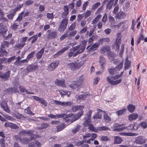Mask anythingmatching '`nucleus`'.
Instances as JSON below:
<instances>
[{"label": "nucleus", "mask_w": 147, "mask_h": 147, "mask_svg": "<svg viewBox=\"0 0 147 147\" xmlns=\"http://www.w3.org/2000/svg\"><path fill=\"white\" fill-rule=\"evenodd\" d=\"M102 116V114L100 113H98L96 115H95L93 117V119H101Z\"/></svg>", "instance_id": "54"}, {"label": "nucleus", "mask_w": 147, "mask_h": 147, "mask_svg": "<svg viewBox=\"0 0 147 147\" xmlns=\"http://www.w3.org/2000/svg\"><path fill=\"white\" fill-rule=\"evenodd\" d=\"M19 24H20L19 23L15 22V23L10 26V28L12 30H15L18 28V27L19 26Z\"/></svg>", "instance_id": "51"}, {"label": "nucleus", "mask_w": 147, "mask_h": 147, "mask_svg": "<svg viewBox=\"0 0 147 147\" xmlns=\"http://www.w3.org/2000/svg\"><path fill=\"white\" fill-rule=\"evenodd\" d=\"M45 49V48L43 47L36 54V57L37 59H40L41 58L44 53Z\"/></svg>", "instance_id": "27"}, {"label": "nucleus", "mask_w": 147, "mask_h": 147, "mask_svg": "<svg viewBox=\"0 0 147 147\" xmlns=\"http://www.w3.org/2000/svg\"><path fill=\"white\" fill-rule=\"evenodd\" d=\"M54 102L56 105H59L62 106H69L72 105V103L71 102H63L55 100Z\"/></svg>", "instance_id": "19"}, {"label": "nucleus", "mask_w": 147, "mask_h": 147, "mask_svg": "<svg viewBox=\"0 0 147 147\" xmlns=\"http://www.w3.org/2000/svg\"><path fill=\"white\" fill-rule=\"evenodd\" d=\"M3 16V14L1 15L0 19L3 22L7 24L8 20L6 18H5Z\"/></svg>", "instance_id": "58"}, {"label": "nucleus", "mask_w": 147, "mask_h": 147, "mask_svg": "<svg viewBox=\"0 0 147 147\" xmlns=\"http://www.w3.org/2000/svg\"><path fill=\"white\" fill-rule=\"evenodd\" d=\"M0 57H2L4 55H7V52L5 49V47L1 45L0 49Z\"/></svg>", "instance_id": "26"}, {"label": "nucleus", "mask_w": 147, "mask_h": 147, "mask_svg": "<svg viewBox=\"0 0 147 147\" xmlns=\"http://www.w3.org/2000/svg\"><path fill=\"white\" fill-rule=\"evenodd\" d=\"M65 124L64 123H62L57 125L56 127L57 129V131H59L62 130L65 127Z\"/></svg>", "instance_id": "35"}, {"label": "nucleus", "mask_w": 147, "mask_h": 147, "mask_svg": "<svg viewBox=\"0 0 147 147\" xmlns=\"http://www.w3.org/2000/svg\"><path fill=\"white\" fill-rule=\"evenodd\" d=\"M100 139L102 141H106L109 140V139L106 136H103L100 137Z\"/></svg>", "instance_id": "62"}, {"label": "nucleus", "mask_w": 147, "mask_h": 147, "mask_svg": "<svg viewBox=\"0 0 147 147\" xmlns=\"http://www.w3.org/2000/svg\"><path fill=\"white\" fill-rule=\"evenodd\" d=\"M118 0H109L107 1L106 9H111L112 7L113 4L114 6H115L117 4Z\"/></svg>", "instance_id": "10"}, {"label": "nucleus", "mask_w": 147, "mask_h": 147, "mask_svg": "<svg viewBox=\"0 0 147 147\" xmlns=\"http://www.w3.org/2000/svg\"><path fill=\"white\" fill-rule=\"evenodd\" d=\"M138 116V115L137 114L133 113L129 116L128 119L129 121H132L133 120L136 119Z\"/></svg>", "instance_id": "31"}, {"label": "nucleus", "mask_w": 147, "mask_h": 147, "mask_svg": "<svg viewBox=\"0 0 147 147\" xmlns=\"http://www.w3.org/2000/svg\"><path fill=\"white\" fill-rule=\"evenodd\" d=\"M63 9V12L61 14V17L63 19L67 18L68 19L67 17L69 13V7L67 5H64Z\"/></svg>", "instance_id": "11"}, {"label": "nucleus", "mask_w": 147, "mask_h": 147, "mask_svg": "<svg viewBox=\"0 0 147 147\" xmlns=\"http://www.w3.org/2000/svg\"><path fill=\"white\" fill-rule=\"evenodd\" d=\"M88 129L90 131H93L95 132H98V128L96 129V127H95L93 125L92 123H91L88 126Z\"/></svg>", "instance_id": "36"}, {"label": "nucleus", "mask_w": 147, "mask_h": 147, "mask_svg": "<svg viewBox=\"0 0 147 147\" xmlns=\"http://www.w3.org/2000/svg\"><path fill=\"white\" fill-rule=\"evenodd\" d=\"M69 49L68 47H66L63 48L61 50L59 51L57 53L53 55L54 58H56L61 55L63 53L67 50Z\"/></svg>", "instance_id": "18"}, {"label": "nucleus", "mask_w": 147, "mask_h": 147, "mask_svg": "<svg viewBox=\"0 0 147 147\" xmlns=\"http://www.w3.org/2000/svg\"><path fill=\"white\" fill-rule=\"evenodd\" d=\"M59 63L58 61H54L51 63L48 66L47 70L49 71H52L55 69Z\"/></svg>", "instance_id": "13"}, {"label": "nucleus", "mask_w": 147, "mask_h": 147, "mask_svg": "<svg viewBox=\"0 0 147 147\" xmlns=\"http://www.w3.org/2000/svg\"><path fill=\"white\" fill-rule=\"evenodd\" d=\"M127 108L128 111L131 113L133 112L135 109V106L131 104L129 105Z\"/></svg>", "instance_id": "38"}, {"label": "nucleus", "mask_w": 147, "mask_h": 147, "mask_svg": "<svg viewBox=\"0 0 147 147\" xmlns=\"http://www.w3.org/2000/svg\"><path fill=\"white\" fill-rule=\"evenodd\" d=\"M15 15V12H13L10 13L9 14L7 15V16L9 20H12L13 19L14 16Z\"/></svg>", "instance_id": "57"}, {"label": "nucleus", "mask_w": 147, "mask_h": 147, "mask_svg": "<svg viewBox=\"0 0 147 147\" xmlns=\"http://www.w3.org/2000/svg\"><path fill=\"white\" fill-rule=\"evenodd\" d=\"M101 4V3L99 2H97L94 4L92 6V10H94L96 8H98V7H99Z\"/></svg>", "instance_id": "63"}, {"label": "nucleus", "mask_w": 147, "mask_h": 147, "mask_svg": "<svg viewBox=\"0 0 147 147\" xmlns=\"http://www.w3.org/2000/svg\"><path fill=\"white\" fill-rule=\"evenodd\" d=\"M123 140L121 138L118 136H116L114 138V143L115 144H119L121 143Z\"/></svg>", "instance_id": "32"}, {"label": "nucleus", "mask_w": 147, "mask_h": 147, "mask_svg": "<svg viewBox=\"0 0 147 147\" xmlns=\"http://www.w3.org/2000/svg\"><path fill=\"white\" fill-rule=\"evenodd\" d=\"M81 53L82 52L78 48V47L76 46L70 49V51L68 54V56L69 57H75Z\"/></svg>", "instance_id": "3"}, {"label": "nucleus", "mask_w": 147, "mask_h": 147, "mask_svg": "<svg viewBox=\"0 0 147 147\" xmlns=\"http://www.w3.org/2000/svg\"><path fill=\"white\" fill-rule=\"evenodd\" d=\"M10 71L8 70L6 72H0V78L4 81H8L9 80L10 74Z\"/></svg>", "instance_id": "7"}, {"label": "nucleus", "mask_w": 147, "mask_h": 147, "mask_svg": "<svg viewBox=\"0 0 147 147\" xmlns=\"http://www.w3.org/2000/svg\"><path fill=\"white\" fill-rule=\"evenodd\" d=\"M33 132V131L32 130L26 131L23 129L19 132V135L20 136H25L27 134H32Z\"/></svg>", "instance_id": "23"}, {"label": "nucleus", "mask_w": 147, "mask_h": 147, "mask_svg": "<svg viewBox=\"0 0 147 147\" xmlns=\"http://www.w3.org/2000/svg\"><path fill=\"white\" fill-rule=\"evenodd\" d=\"M64 113L61 114H57L56 115H54L53 114H49L48 115V116L51 118H55L56 117L59 118H64Z\"/></svg>", "instance_id": "33"}, {"label": "nucleus", "mask_w": 147, "mask_h": 147, "mask_svg": "<svg viewBox=\"0 0 147 147\" xmlns=\"http://www.w3.org/2000/svg\"><path fill=\"white\" fill-rule=\"evenodd\" d=\"M110 47L109 46H106L103 47L100 50V52L102 53H105V52H107L110 50Z\"/></svg>", "instance_id": "41"}, {"label": "nucleus", "mask_w": 147, "mask_h": 147, "mask_svg": "<svg viewBox=\"0 0 147 147\" xmlns=\"http://www.w3.org/2000/svg\"><path fill=\"white\" fill-rule=\"evenodd\" d=\"M83 79L82 78L80 77L76 80V83L78 87H81L83 83Z\"/></svg>", "instance_id": "30"}, {"label": "nucleus", "mask_w": 147, "mask_h": 147, "mask_svg": "<svg viewBox=\"0 0 147 147\" xmlns=\"http://www.w3.org/2000/svg\"><path fill=\"white\" fill-rule=\"evenodd\" d=\"M68 23V19H63L60 22L58 30L60 32H63L66 29Z\"/></svg>", "instance_id": "4"}, {"label": "nucleus", "mask_w": 147, "mask_h": 147, "mask_svg": "<svg viewBox=\"0 0 147 147\" xmlns=\"http://www.w3.org/2000/svg\"><path fill=\"white\" fill-rule=\"evenodd\" d=\"M6 90L8 93L10 94H15L17 93H19V92L17 86L11 87L9 88H7Z\"/></svg>", "instance_id": "16"}, {"label": "nucleus", "mask_w": 147, "mask_h": 147, "mask_svg": "<svg viewBox=\"0 0 147 147\" xmlns=\"http://www.w3.org/2000/svg\"><path fill=\"white\" fill-rule=\"evenodd\" d=\"M69 49L68 47H66L63 48L61 50L59 51L57 53L53 55L54 58H56L61 55L63 53L67 50Z\"/></svg>", "instance_id": "17"}, {"label": "nucleus", "mask_w": 147, "mask_h": 147, "mask_svg": "<svg viewBox=\"0 0 147 147\" xmlns=\"http://www.w3.org/2000/svg\"><path fill=\"white\" fill-rule=\"evenodd\" d=\"M88 94H81L77 98L78 100H85Z\"/></svg>", "instance_id": "47"}, {"label": "nucleus", "mask_w": 147, "mask_h": 147, "mask_svg": "<svg viewBox=\"0 0 147 147\" xmlns=\"http://www.w3.org/2000/svg\"><path fill=\"white\" fill-rule=\"evenodd\" d=\"M138 129V127L134 124H131L127 127H123L119 128H115L114 129L115 131L118 132L127 129L128 132L132 131H133L136 130Z\"/></svg>", "instance_id": "2"}, {"label": "nucleus", "mask_w": 147, "mask_h": 147, "mask_svg": "<svg viewBox=\"0 0 147 147\" xmlns=\"http://www.w3.org/2000/svg\"><path fill=\"white\" fill-rule=\"evenodd\" d=\"M0 106L5 112L8 113H10V111L8 107L6 101L3 100L1 101L0 103Z\"/></svg>", "instance_id": "14"}, {"label": "nucleus", "mask_w": 147, "mask_h": 147, "mask_svg": "<svg viewBox=\"0 0 147 147\" xmlns=\"http://www.w3.org/2000/svg\"><path fill=\"white\" fill-rule=\"evenodd\" d=\"M117 70L115 67L114 68H111L108 69V71L111 75H113L117 74Z\"/></svg>", "instance_id": "43"}, {"label": "nucleus", "mask_w": 147, "mask_h": 147, "mask_svg": "<svg viewBox=\"0 0 147 147\" xmlns=\"http://www.w3.org/2000/svg\"><path fill=\"white\" fill-rule=\"evenodd\" d=\"M111 79L114 80H117L115 76H111V78L108 76L107 77V80L109 84L113 85H115L121 83L122 81V80L121 79H120L116 80H111Z\"/></svg>", "instance_id": "5"}, {"label": "nucleus", "mask_w": 147, "mask_h": 147, "mask_svg": "<svg viewBox=\"0 0 147 147\" xmlns=\"http://www.w3.org/2000/svg\"><path fill=\"white\" fill-rule=\"evenodd\" d=\"M15 117L17 119H23L24 120H28L30 121L34 120V119L29 118L28 117L25 116L18 112L16 113L15 114Z\"/></svg>", "instance_id": "15"}, {"label": "nucleus", "mask_w": 147, "mask_h": 147, "mask_svg": "<svg viewBox=\"0 0 147 147\" xmlns=\"http://www.w3.org/2000/svg\"><path fill=\"white\" fill-rule=\"evenodd\" d=\"M104 120L107 122L109 123L111 121V118L106 114V113H104Z\"/></svg>", "instance_id": "50"}, {"label": "nucleus", "mask_w": 147, "mask_h": 147, "mask_svg": "<svg viewBox=\"0 0 147 147\" xmlns=\"http://www.w3.org/2000/svg\"><path fill=\"white\" fill-rule=\"evenodd\" d=\"M19 88L20 92H26V93H27V91L26 89L23 86H19Z\"/></svg>", "instance_id": "59"}, {"label": "nucleus", "mask_w": 147, "mask_h": 147, "mask_svg": "<svg viewBox=\"0 0 147 147\" xmlns=\"http://www.w3.org/2000/svg\"><path fill=\"white\" fill-rule=\"evenodd\" d=\"M124 69L125 70H127L129 68L131 65V62L127 61H126V63H125Z\"/></svg>", "instance_id": "61"}, {"label": "nucleus", "mask_w": 147, "mask_h": 147, "mask_svg": "<svg viewBox=\"0 0 147 147\" xmlns=\"http://www.w3.org/2000/svg\"><path fill=\"white\" fill-rule=\"evenodd\" d=\"M84 108L83 105H77L73 106L72 107V110L74 112L76 111L77 110H80L81 111H83V109Z\"/></svg>", "instance_id": "24"}, {"label": "nucleus", "mask_w": 147, "mask_h": 147, "mask_svg": "<svg viewBox=\"0 0 147 147\" xmlns=\"http://www.w3.org/2000/svg\"><path fill=\"white\" fill-rule=\"evenodd\" d=\"M77 31L76 30H74L70 32L69 34H67V37L68 39L71 38L72 37L74 36L76 34Z\"/></svg>", "instance_id": "45"}, {"label": "nucleus", "mask_w": 147, "mask_h": 147, "mask_svg": "<svg viewBox=\"0 0 147 147\" xmlns=\"http://www.w3.org/2000/svg\"><path fill=\"white\" fill-rule=\"evenodd\" d=\"M38 67V66L37 65L31 64L28 65L26 68H25L24 71L25 73H28L37 69Z\"/></svg>", "instance_id": "6"}, {"label": "nucleus", "mask_w": 147, "mask_h": 147, "mask_svg": "<svg viewBox=\"0 0 147 147\" xmlns=\"http://www.w3.org/2000/svg\"><path fill=\"white\" fill-rule=\"evenodd\" d=\"M55 83L56 85L59 86H62L64 87L65 86V80L63 79H57L55 80Z\"/></svg>", "instance_id": "21"}, {"label": "nucleus", "mask_w": 147, "mask_h": 147, "mask_svg": "<svg viewBox=\"0 0 147 147\" xmlns=\"http://www.w3.org/2000/svg\"><path fill=\"white\" fill-rule=\"evenodd\" d=\"M81 126L79 125H77L76 126L72 129L71 130L72 132L74 134H76L80 129Z\"/></svg>", "instance_id": "44"}, {"label": "nucleus", "mask_w": 147, "mask_h": 147, "mask_svg": "<svg viewBox=\"0 0 147 147\" xmlns=\"http://www.w3.org/2000/svg\"><path fill=\"white\" fill-rule=\"evenodd\" d=\"M146 141L145 138L144 136H140L135 138L134 142L136 144H142L145 143Z\"/></svg>", "instance_id": "9"}, {"label": "nucleus", "mask_w": 147, "mask_h": 147, "mask_svg": "<svg viewBox=\"0 0 147 147\" xmlns=\"http://www.w3.org/2000/svg\"><path fill=\"white\" fill-rule=\"evenodd\" d=\"M47 32L49 34L47 36V38L48 39H54L56 38L57 35V32L56 31L51 32L50 30H48Z\"/></svg>", "instance_id": "12"}, {"label": "nucleus", "mask_w": 147, "mask_h": 147, "mask_svg": "<svg viewBox=\"0 0 147 147\" xmlns=\"http://www.w3.org/2000/svg\"><path fill=\"white\" fill-rule=\"evenodd\" d=\"M83 113V111H80V113H77L76 115H74L71 113H69V114H66L64 113L63 119L68 118L69 117L70 118H71L72 119L71 120V122L72 123L79 119L82 115Z\"/></svg>", "instance_id": "1"}, {"label": "nucleus", "mask_w": 147, "mask_h": 147, "mask_svg": "<svg viewBox=\"0 0 147 147\" xmlns=\"http://www.w3.org/2000/svg\"><path fill=\"white\" fill-rule=\"evenodd\" d=\"M109 127L105 126L99 127H98V131L109 130Z\"/></svg>", "instance_id": "52"}, {"label": "nucleus", "mask_w": 147, "mask_h": 147, "mask_svg": "<svg viewBox=\"0 0 147 147\" xmlns=\"http://www.w3.org/2000/svg\"><path fill=\"white\" fill-rule=\"evenodd\" d=\"M30 141V140L29 139L27 138H23L21 139V143H22L23 144H26L28 142H29Z\"/></svg>", "instance_id": "60"}, {"label": "nucleus", "mask_w": 147, "mask_h": 147, "mask_svg": "<svg viewBox=\"0 0 147 147\" xmlns=\"http://www.w3.org/2000/svg\"><path fill=\"white\" fill-rule=\"evenodd\" d=\"M0 146L1 147H5V140L3 138L0 140Z\"/></svg>", "instance_id": "64"}, {"label": "nucleus", "mask_w": 147, "mask_h": 147, "mask_svg": "<svg viewBox=\"0 0 147 147\" xmlns=\"http://www.w3.org/2000/svg\"><path fill=\"white\" fill-rule=\"evenodd\" d=\"M76 22H73L68 28V29L69 30H74L76 27Z\"/></svg>", "instance_id": "56"}, {"label": "nucleus", "mask_w": 147, "mask_h": 147, "mask_svg": "<svg viewBox=\"0 0 147 147\" xmlns=\"http://www.w3.org/2000/svg\"><path fill=\"white\" fill-rule=\"evenodd\" d=\"M7 30V28L4 27L3 24L1 23L0 24V33H5Z\"/></svg>", "instance_id": "37"}, {"label": "nucleus", "mask_w": 147, "mask_h": 147, "mask_svg": "<svg viewBox=\"0 0 147 147\" xmlns=\"http://www.w3.org/2000/svg\"><path fill=\"white\" fill-rule=\"evenodd\" d=\"M87 42V41L86 40H83L81 42V44L77 46V47H78V48L82 53L85 49L86 45Z\"/></svg>", "instance_id": "20"}, {"label": "nucleus", "mask_w": 147, "mask_h": 147, "mask_svg": "<svg viewBox=\"0 0 147 147\" xmlns=\"http://www.w3.org/2000/svg\"><path fill=\"white\" fill-rule=\"evenodd\" d=\"M125 16L126 14L125 13L121 11H120L116 15L117 18L119 19L123 18Z\"/></svg>", "instance_id": "34"}, {"label": "nucleus", "mask_w": 147, "mask_h": 147, "mask_svg": "<svg viewBox=\"0 0 147 147\" xmlns=\"http://www.w3.org/2000/svg\"><path fill=\"white\" fill-rule=\"evenodd\" d=\"M126 110V108H124L122 109L116 111V113L119 116L120 115L123 114Z\"/></svg>", "instance_id": "46"}, {"label": "nucleus", "mask_w": 147, "mask_h": 147, "mask_svg": "<svg viewBox=\"0 0 147 147\" xmlns=\"http://www.w3.org/2000/svg\"><path fill=\"white\" fill-rule=\"evenodd\" d=\"M99 44L98 43H95L91 47L88 49V51L89 52H90L95 51L97 49V48L99 47Z\"/></svg>", "instance_id": "28"}, {"label": "nucleus", "mask_w": 147, "mask_h": 147, "mask_svg": "<svg viewBox=\"0 0 147 147\" xmlns=\"http://www.w3.org/2000/svg\"><path fill=\"white\" fill-rule=\"evenodd\" d=\"M67 66L71 70L74 71L78 69L81 66L80 64L75 61L68 64Z\"/></svg>", "instance_id": "8"}, {"label": "nucleus", "mask_w": 147, "mask_h": 147, "mask_svg": "<svg viewBox=\"0 0 147 147\" xmlns=\"http://www.w3.org/2000/svg\"><path fill=\"white\" fill-rule=\"evenodd\" d=\"M90 119H87L83 123V125L85 127L88 126L91 123Z\"/></svg>", "instance_id": "49"}, {"label": "nucleus", "mask_w": 147, "mask_h": 147, "mask_svg": "<svg viewBox=\"0 0 147 147\" xmlns=\"http://www.w3.org/2000/svg\"><path fill=\"white\" fill-rule=\"evenodd\" d=\"M35 53V51L31 52L28 55L26 59L29 61L34 57Z\"/></svg>", "instance_id": "40"}, {"label": "nucleus", "mask_w": 147, "mask_h": 147, "mask_svg": "<svg viewBox=\"0 0 147 147\" xmlns=\"http://www.w3.org/2000/svg\"><path fill=\"white\" fill-rule=\"evenodd\" d=\"M140 36L139 37L137 41V45L140 43L141 40H143L144 39V36L142 32H140Z\"/></svg>", "instance_id": "48"}, {"label": "nucleus", "mask_w": 147, "mask_h": 147, "mask_svg": "<svg viewBox=\"0 0 147 147\" xmlns=\"http://www.w3.org/2000/svg\"><path fill=\"white\" fill-rule=\"evenodd\" d=\"M110 42V38L109 37L101 38L98 40V44L102 45L104 42Z\"/></svg>", "instance_id": "25"}, {"label": "nucleus", "mask_w": 147, "mask_h": 147, "mask_svg": "<svg viewBox=\"0 0 147 147\" xmlns=\"http://www.w3.org/2000/svg\"><path fill=\"white\" fill-rule=\"evenodd\" d=\"M31 109L30 107H28L24 110V112L25 113L33 115L34 114L31 111Z\"/></svg>", "instance_id": "53"}, {"label": "nucleus", "mask_w": 147, "mask_h": 147, "mask_svg": "<svg viewBox=\"0 0 147 147\" xmlns=\"http://www.w3.org/2000/svg\"><path fill=\"white\" fill-rule=\"evenodd\" d=\"M101 17L100 14L98 15L93 20L92 24H96V22L100 20Z\"/></svg>", "instance_id": "42"}, {"label": "nucleus", "mask_w": 147, "mask_h": 147, "mask_svg": "<svg viewBox=\"0 0 147 147\" xmlns=\"http://www.w3.org/2000/svg\"><path fill=\"white\" fill-rule=\"evenodd\" d=\"M25 45V43L18 44L15 46V48L17 49H20L23 48Z\"/></svg>", "instance_id": "55"}, {"label": "nucleus", "mask_w": 147, "mask_h": 147, "mask_svg": "<svg viewBox=\"0 0 147 147\" xmlns=\"http://www.w3.org/2000/svg\"><path fill=\"white\" fill-rule=\"evenodd\" d=\"M99 63L101 65V68L103 70L105 68V64L106 63V60L105 58L102 56L100 57Z\"/></svg>", "instance_id": "22"}, {"label": "nucleus", "mask_w": 147, "mask_h": 147, "mask_svg": "<svg viewBox=\"0 0 147 147\" xmlns=\"http://www.w3.org/2000/svg\"><path fill=\"white\" fill-rule=\"evenodd\" d=\"M24 13V11L20 13L19 14L18 17L15 20V22H18L20 24V22L22 20L23 18V15Z\"/></svg>", "instance_id": "29"}, {"label": "nucleus", "mask_w": 147, "mask_h": 147, "mask_svg": "<svg viewBox=\"0 0 147 147\" xmlns=\"http://www.w3.org/2000/svg\"><path fill=\"white\" fill-rule=\"evenodd\" d=\"M49 125V124L47 123H43L40 124V126L37 127V128L40 129H46L47 128Z\"/></svg>", "instance_id": "39"}]
</instances>
